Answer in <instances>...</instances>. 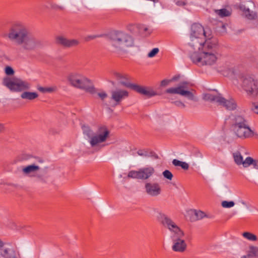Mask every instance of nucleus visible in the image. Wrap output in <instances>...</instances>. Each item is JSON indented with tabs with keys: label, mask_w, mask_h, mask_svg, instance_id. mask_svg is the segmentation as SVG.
Wrapping results in <instances>:
<instances>
[{
	"label": "nucleus",
	"mask_w": 258,
	"mask_h": 258,
	"mask_svg": "<svg viewBox=\"0 0 258 258\" xmlns=\"http://www.w3.org/2000/svg\"><path fill=\"white\" fill-rule=\"evenodd\" d=\"M109 39L111 45L117 50H124L135 45L134 38L129 34L122 32L112 33Z\"/></svg>",
	"instance_id": "obj_6"
},
{
	"label": "nucleus",
	"mask_w": 258,
	"mask_h": 258,
	"mask_svg": "<svg viewBox=\"0 0 258 258\" xmlns=\"http://www.w3.org/2000/svg\"><path fill=\"white\" fill-rule=\"evenodd\" d=\"M67 80L72 86L82 89L91 94L96 92V90L91 81L78 72H72L67 76Z\"/></svg>",
	"instance_id": "obj_4"
},
{
	"label": "nucleus",
	"mask_w": 258,
	"mask_h": 258,
	"mask_svg": "<svg viewBox=\"0 0 258 258\" xmlns=\"http://www.w3.org/2000/svg\"><path fill=\"white\" fill-rule=\"evenodd\" d=\"M163 175L165 178L169 180H171L173 177V175L171 172L167 170L163 172Z\"/></svg>",
	"instance_id": "obj_35"
},
{
	"label": "nucleus",
	"mask_w": 258,
	"mask_h": 258,
	"mask_svg": "<svg viewBox=\"0 0 258 258\" xmlns=\"http://www.w3.org/2000/svg\"><path fill=\"white\" fill-rule=\"evenodd\" d=\"M3 84L11 91L14 92L28 90L31 87V84L28 81L15 77H5L3 80Z\"/></svg>",
	"instance_id": "obj_9"
},
{
	"label": "nucleus",
	"mask_w": 258,
	"mask_h": 258,
	"mask_svg": "<svg viewBox=\"0 0 258 258\" xmlns=\"http://www.w3.org/2000/svg\"><path fill=\"white\" fill-rule=\"evenodd\" d=\"M239 9L242 12V16L248 20H254L257 18L256 13L251 11L245 6L241 5L239 7Z\"/></svg>",
	"instance_id": "obj_22"
},
{
	"label": "nucleus",
	"mask_w": 258,
	"mask_h": 258,
	"mask_svg": "<svg viewBox=\"0 0 258 258\" xmlns=\"http://www.w3.org/2000/svg\"><path fill=\"white\" fill-rule=\"evenodd\" d=\"M145 189L147 193L152 197L159 195L161 192L160 185L158 183L148 182L145 184Z\"/></svg>",
	"instance_id": "obj_21"
},
{
	"label": "nucleus",
	"mask_w": 258,
	"mask_h": 258,
	"mask_svg": "<svg viewBox=\"0 0 258 258\" xmlns=\"http://www.w3.org/2000/svg\"><path fill=\"white\" fill-rule=\"evenodd\" d=\"M222 28H223V29H225V28H226V25L223 24L222 25Z\"/></svg>",
	"instance_id": "obj_44"
},
{
	"label": "nucleus",
	"mask_w": 258,
	"mask_h": 258,
	"mask_svg": "<svg viewBox=\"0 0 258 258\" xmlns=\"http://www.w3.org/2000/svg\"><path fill=\"white\" fill-rule=\"evenodd\" d=\"M38 91L43 93H51L56 91L57 87L55 86H47V87H38L37 88Z\"/></svg>",
	"instance_id": "obj_24"
},
{
	"label": "nucleus",
	"mask_w": 258,
	"mask_h": 258,
	"mask_svg": "<svg viewBox=\"0 0 258 258\" xmlns=\"http://www.w3.org/2000/svg\"><path fill=\"white\" fill-rule=\"evenodd\" d=\"M241 258H252L251 256H250V254H247V255H243L241 257Z\"/></svg>",
	"instance_id": "obj_41"
},
{
	"label": "nucleus",
	"mask_w": 258,
	"mask_h": 258,
	"mask_svg": "<svg viewBox=\"0 0 258 258\" xmlns=\"http://www.w3.org/2000/svg\"><path fill=\"white\" fill-rule=\"evenodd\" d=\"M234 205L235 203L233 201H223L221 202V206L224 208H231Z\"/></svg>",
	"instance_id": "obj_30"
},
{
	"label": "nucleus",
	"mask_w": 258,
	"mask_h": 258,
	"mask_svg": "<svg viewBox=\"0 0 258 258\" xmlns=\"http://www.w3.org/2000/svg\"><path fill=\"white\" fill-rule=\"evenodd\" d=\"M0 253L5 258H12L14 255V251L10 248L1 249Z\"/></svg>",
	"instance_id": "obj_25"
},
{
	"label": "nucleus",
	"mask_w": 258,
	"mask_h": 258,
	"mask_svg": "<svg viewBox=\"0 0 258 258\" xmlns=\"http://www.w3.org/2000/svg\"><path fill=\"white\" fill-rule=\"evenodd\" d=\"M109 76L108 81L113 85L114 84V81H117L121 84L125 85V82L127 79L125 74L116 71H111Z\"/></svg>",
	"instance_id": "obj_16"
},
{
	"label": "nucleus",
	"mask_w": 258,
	"mask_h": 258,
	"mask_svg": "<svg viewBox=\"0 0 258 258\" xmlns=\"http://www.w3.org/2000/svg\"><path fill=\"white\" fill-rule=\"evenodd\" d=\"M97 95L102 100H104L108 97L107 94L104 91L98 92Z\"/></svg>",
	"instance_id": "obj_34"
},
{
	"label": "nucleus",
	"mask_w": 258,
	"mask_h": 258,
	"mask_svg": "<svg viewBox=\"0 0 258 258\" xmlns=\"http://www.w3.org/2000/svg\"><path fill=\"white\" fill-rule=\"evenodd\" d=\"M91 39H94L95 38H96V37L95 36H92L90 37Z\"/></svg>",
	"instance_id": "obj_45"
},
{
	"label": "nucleus",
	"mask_w": 258,
	"mask_h": 258,
	"mask_svg": "<svg viewBox=\"0 0 258 258\" xmlns=\"http://www.w3.org/2000/svg\"><path fill=\"white\" fill-rule=\"evenodd\" d=\"M242 235L245 239L249 241H255L257 240V236L249 232H244L242 233Z\"/></svg>",
	"instance_id": "obj_27"
},
{
	"label": "nucleus",
	"mask_w": 258,
	"mask_h": 258,
	"mask_svg": "<svg viewBox=\"0 0 258 258\" xmlns=\"http://www.w3.org/2000/svg\"><path fill=\"white\" fill-rule=\"evenodd\" d=\"M5 73L7 75L11 76L14 75V71L12 67L7 66L5 69Z\"/></svg>",
	"instance_id": "obj_33"
},
{
	"label": "nucleus",
	"mask_w": 258,
	"mask_h": 258,
	"mask_svg": "<svg viewBox=\"0 0 258 258\" xmlns=\"http://www.w3.org/2000/svg\"><path fill=\"white\" fill-rule=\"evenodd\" d=\"M129 96V92L124 89L116 88L110 92L109 103L115 107L121 104L122 102Z\"/></svg>",
	"instance_id": "obj_14"
},
{
	"label": "nucleus",
	"mask_w": 258,
	"mask_h": 258,
	"mask_svg": "<svg viewBox=\"0 0 258 258\" xmlns=\"http://www.w3.org/2000/svg\"><path fill=\"white\" fill-rule=\"evenodd\" d=\"M56 42L65 47H72L77 46L79 41L77 39H68L63 36H58L56 37Z\"/></svg>",
	"instance_id": "obj_17"
},
{
	"label": "nucleus",
	"mask_w": 258,
	"mask_h": 258,
	"mask_svg": "<svg viewBox=\"0 0 258 258\" xmlns=\"http://www.w3.org/2000/svg\"><path fill=\"white\" fill-rule=\"evenodd\" d=\"M173 104L180 108H184L185 105L180 101H176L173 102Z\"/></svg>",
	"instance_id": "obj_36"
},
{
	"label": "nucleus",
	"mask_w": 258,
	"mask_h": 258,
	"mask_svg": "<svg viewBox=\"0 0 258 258\" xmlns=\"http://www.w3.org/2000/svg\"><path fill=\"white\" fill-rule=\"evenodd\" d=\"M172 164L175 166H180L184 170H187L189 168V165L185 162L180 161L177 159H174L172 161Z\"/></svg>",
	"instance_id": "obj_28"
},
{
	"label": "nucleus",
	"mask_w": 258,
	"mask_h": 258,
	"mask_svg": "<svg viewBox=\"0 0 258 258\" xmlns=\"http://www.w3.org/2000/svg\"><path fill=\"white\" fill-rule=\"evenodd\" d=\"M4 245V243L0 239V248H2Z\"/></svg>",
	"instance_id": "obj_42"
},
{
	"label": "nucleus",
	"mask_w": 258,
	"mask_h": 258,
	"mask_svg": "<svg viewBox=\"0 0 258 258\" xmlns=\"http://www.w3.org/2000/svg\"><path fill=\"white\" fill-rule=\"evenodd\" d=\"M40 169L39 166L36 164H31L23 167L22 172L24 175L30 177L38 176V173Z\"/></svg>",
	"instance_id": "obj_19"
},
{
	"label": "nucleus",
	"mask_w": 258,
	"mask_h": 258,
	"mask_svg": "<svg viewBox=\"0 0 258 258\" xmlns=\"http://www.w3.org/2000/svg\"><path fill=\"white\" fill-rule=\"evenodd\" d=\"M250 254V256L252 257L253 256L258 257V247L256 246H251L249 248V251L248 253Z\"/></svg>",
	"instance_id": "obj_31"
},
{
	"label": "nucleus",
	"mask_w": 258,
	"mask_h": 258,
	"mask_svg": "<svg viewBox=\"0 0 258 258\" xmlns=\"http://www.w3.org/2000/svg\"><path fill=\"white\" fill-rule=\"evenodd\" d=\"M221 57L216 39L206 40L200 48H197L190 55L192 62L200 66L212 67L215 65Z\"/></svg>",
	"instance_id": "obj_1"
},
{
	"label": "nucleus",
	"mask_w": 258,
	"mask_h": 258,
	"mask_svg": "<svg viewBox=\"0 0 258 258\" xmlns=\"http://www.w3.org/2000/svg\"><path fill=\"white\" fill-rule=\"evenodd\" d=\"M5 36L25 50L33 49L38 44L36 39L29 33L26 26L19 22L14 23L10 27Z\"/></svg>",
	"instance_id": "obj_2"
},
{
	"label": "nucleus",
	"mask_w": 258,
	"mask_h": 258,
	"mask_svg": "<svg viewBox=\"0 0 258 258\" xmlns=\"http://www.w3.org/2000/svg\"><path fill=\"white\" fill-rule=\"evenodd\" d=\"M132 88L137 92L148 97L158 95L157 92L152 87L134 85Z\"/></svg>",
	"instance_id": "obj_18"
},
{
	"label": "nucleus",
	"mask_w": 258,
	"mask_h": 258,
	"mask_svg": "<svg viewBox=\"0 0 258 258\" xmlns=\"http://www.w3.org/2000/svg\"><path fill=\"white\" fill-rule=\"evenodd\" d=\"M155 172L154 168L149 166L141 168L137 170H131L128 172L127 176L131 178L146 180L151 177Z\"/></svg>",
	"instance_id": "obj_12"
},
{
	"label": "nucleus",
	"mask_w": 258,
	"mask_h": 258,
	"mask_svg": "<svg viewBox=\"0 0 258 258\" xmlns=\"http://www.w3.org/2000/svg\"><path fill=\"white\" fill-rule=\"evenodd\" d=\"M159 52V48H154L148 53L147 56L149 58H152L155 56Z\"/></svg>",
	"instance_id": "obj_32"
},
{
	"label": "nucleus",
	"mask_w": 258,
	"mask_h": 258,
	"mask_svg": "<svg viewBox=\"0 0 258 258\" xmlns=\"http://www.w3.org/2000/svg\"><path fill=\"white\" fill-rule=\"evenodd\" d=\"M170 82H171V80H163L161 82V86L162 87H165V86H167Z\"/></svg>",
	"instance_id": "obj_39"
},
{
	"label": "nucleus",
	"mask_w": 258,
	"mask_h": 258,
	"mask_svg": "<svg viewBox=\"0 0 258 258\" xmlns=\"http://www.w3.org/2000/svg\"><path fill=\"white\" fill-rule=\"evenodd\" d=\"M157 219L169 230L172 240L177 238L184 237L183 231L166 215L159 212L157 216Z\"/></svg>",
	"instance_id": "obj_8"
},
{
	"label": "nucleus",
	"mask_w": 258,
	"mask_h": 258,
	"mask_svg": "<svg viewBox=\"0 0 258 258\" xmlns=\"http://www.w3.org/2000/svg\"><path fill=\"white\" fill-rule=\"evenodd\" d=\"M192 212L196 216V219L197 220H201L206 217H208V215L204 212L201 210H194L192 211Z\"/></svg>",
	"instance_id": "obj_26"
},
{
	"label": "nucleus",
	"mask_w": 258,
	"mask_h": 258,
	"mask_svg": "<svg viewBox=\"0 0 258 258\" xmlns=\"http://www.w3.org/2000/svg\"><path fill=\"white\" fill-rule=\"evenodd\" d=\"M208 39H216L212 36L211 32L209 30H205L199 24H194L192 25L190 33V47L193 50L200 48V46Z\"/></svg>",
	"instance_id": "obj_3"
},
{
	"label": "nucleus",
	"mask_w": 258,
	"mask_h": 258,
	"mask_svg": "<svg viewBox=\"0 0 258 258\" xmlns=\"http://www.w3.org/2000/svg\"><path fill=\"white\" fill-rule=\"evenodd\" d=\"M232 156L235 163L238 166L242 165L244 168H246L252 165L254 168L258 169L256 161L250 157L244 160L241 154L238 151L233 153Z\"/></svg>",
	"instance_id": "obj_15"
},
{
	"label": "nucleus",
	"mask_w": 258,
	"mask_h": 258,
	"mask_svg": "<svg viewBox=\"0 0 258 258\" xmlns=\"http://www.w3.org/2000/svg\"><path fill=\"white\" fill-rule=\"evenodd\" d=\"M203 97L205 100L218 103L228 110H234L237 107V104L233 99L230 98L228 100H226L220 94L214 92L206 93L204 95Z\"/></svg>",
	"instance_id": "obj_11"
},
{
	"label": "nucleus",
	"mask_w": 258,
	"mask_h": 258,
	"mask_svg": "<svg viewBox=\"0 0 258 258\" xmlns=\"http://www.w3.org/2000/svg\"><path fill=\"white\" fill-rule=\"evenodd\" d=\"M4 128V125L2 124H0V131H2Z\"/></svg>",
	"instance_id": "obj_43"
},
{
	"label": "nucleus",
	"mask_w": 258,
	"mask_h": 258,
	"mask_svg": "<svg viewBox=\"0 0 258 258\" xmlns=\"http://www.w3.org/2000/svg\"><path fill=\"white\" fill-rule=\"evenodd\" d=\"M84 133L89 138V143L93 148H101L105 146L104 143L109 137L110 132L105 126L98 127L95 133L92 134V131L86 128L84 131Z\"/></svg>",
	"instance_id": "obj_5"
},
{
	"label": "nucleus",
	"mask_w": 258,
	"mask_h": 258,
	"mask_svg": "<svg viewBox=\"0 0 258 258\" xmlns=\"http://www.w3.org/2000/svg\"><path fill=\"white\" fill-rule=\"evenodd\" d=\"M233 131L238 137L242 139L251 138L254 135V132L246 123V120L241 116L236 118Z\"/></svg>",
	"instance_id": "obj_10"
},
{
	"label": "nucleus",
	"mask_w": 258,
	"mask_h": 258,
	"mask_svg": "<svg viewBox=\"0 0 258 258\" xmlns=\"http://www.w3.org/2000/svg\"><path fill=\"white\" fill-rule=\"evenodd\" d=\"M172 249L173 251L178 252H183L187 248V243L184 237L177 238L172 240Z\"/></svg>",
	"instance_id": "obj_20"
},
{
	"label": "nucleus",
	"mask_w": 258,
	"mask_h": 258,
	"mask_svg": "<svg viewBox=\"0 0 258 258\" xmlns=\"http://www.w3.org/2000/svg\"><path fill=\"white\" fill-rule=\"evenodd\" d=\"M238 84L248 95H258V81L248 74H240L238 78Z\"/></svg>",
	"instance_id": "obj_7"
},
{
	"label": "nucleus",
	"mask_w": 258,
	"mask_h": 258,
	"mask_svg": "<svg viewBox=\"0 0 258 258\" xmlns=\"http://www.w3.org/2000/svg\"><path fill=\"white\" fill-rule=\"evenodd\" d=\"M189 84L183 82L176 87L170 88L166 90V93L177 94L187 97L188 99H195L194 91L189 87Z\"/></svg>",
	"instance_id": "obj_13"
},
{
	"label": "nucleus",
	"mask_w": 258,
	"mask_h": 258,
	"mask_svg": "<svg viewBox=\"0 0 258 258\" xmlns=\"http://www.w3.org/2000/svg\"><path fill=\"white\" fill-rule=\"evenodd\" d=\"M215 12L217 15H219L221 17H228L231 14V12L230 11L226 9L216 10Z\"/></svg>",
	"instance_id": "obj_29"
},
{
	"label": "nucleus",
	"mask_w": 258,
	"mask_h": 258,
	"mask_svg": "<svg viewBox=\"0 0 258 258\" xmlns=\"http://www.w3.org/2000/svg\"><path fill=\"white\" fill-rule=\"evenodd\" d=\"M149 31V29L147 27H142L140 28V32L141 33L144 34V35H146L150 33V32H148L147 33H146V32H148Z\"/></svg>",
	"instance_id": "obj_37"
},
{
	"label": "nucleus",
	"mask_w": 258,
	"mask_h": 258,
	"mask_svg": "<svg viewBox=\"0 0 258 258\" xmlns=\"http://www.w3.org/2000/svg\"><path fill=\"white\" fill-rule=\"evenodd\" d=\"M252 110L255 113L258 114V102L252 103Z\"/></svg>",
	"instance_id": "obj_38"
},
{
	"label": "nucleus",
	"mask_w": 258,
	"mask_h": 258,
	"mask_svg": "<svg viewBox=\"0 0 258 258\" xmlns=\"http://www.w3.org/2000/svg\"><path fill=\"white\" fill-rule=\"evenodd\" d=\"M138 154L141 156H146L147 155V153L143 150H139L137 152Z\"/></svg>",
	"instance_id": "obj_40"
},
{
	"label": "nucleus",
	"mask_w": 258,
	"mask_h": 258,
	"mask_svg": "<svg viewBox=\"0 0 258 258\" xmlns=\"http://www.w3.org/2000/svg\"><path fill=\"white\" fill-rule=\"evenodd\" d=\"M39 96L36 92L24 91L21 94V98L24 100L32 101L37 99Z\"/></svg>",
	"instance_id": "obj_23"
}]
</instances>
